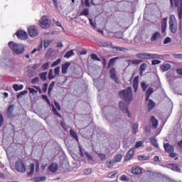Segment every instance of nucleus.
Here are the masks:
<instances>
[{
    "mask_svg": "<svg viewBox=\"0 0 182 182\" xmlns=\"http://www.w3.org/2000/svg\"><path fill=\"white\" fill-rule=\"evenodd\" d=\"M119 97L123 99L128 105L133 101V91L132 87H128L127 90H122L119 92Z\"/></svg>",
    "mask_w": 182,
    "mask_h": 182,
    "instance_id": "f257e3e1",
    "label": "nucleus"
},
{
    "mask_svg": "<svg viewBox=\"0 0 182 182\" xmlns=\"http://www.w3.org/2000/svg\"><path fill=\"white\" fill-rule=\"evenodd\" d=\"M9 46L16 53V55H22L23 52H25V46L23 44L16 43L14 41L9 43Z\"/></svg>",
    "mask_w": 182,
    "mask_h": 182,
    "instance_id": "f03ea898",
    "label": "nucleus"
},
{
    "mask_svg": "<svg viewBox=\"0 0 182 182\" xmlns=\"http://www.w3.org/2000/svg\"><path fill=\"white\" fill-rule=\"evenodd\" d=\"M139 59H161V55L149 53H140L136 55Z\"/></svg>",
    "mask_w": 182,
    "mask_h": 182,
    "instance_id": "7ed1b4c3",
    "label": "nucleus"
},
{
    "mask_svg": "<svg viewBox=\"0 0 182 182\" xmlns=\"http://www.w3.org/2000/svg\"><path fill=\"white\" fill-rule=\"evenodd\" d=\"M178 28V24L177 23V19L174 15H171L169 18V29L172 33H176Z\"/></svg>",
    "mask_w": 182,
    "mask_h": 182,
    "instance_id": "20e7f679",
    "label": "nucleus"
},
{
    "mask_svg": "<svg viewBox=\"0 0 182 182\" xmlns=\"http://www.w3.org/2000/svg\"><path fill=\"white\" fill-rule=\"evenodd\" d=\"M40 26L43 28V29H48L50 28V20L49 17L44 16L39 21Z\"/></svg>",
    "mask_w": 182,
    "mask_h": 182,
    "instance_id": "39448f33",
    "label": "nucleus"
},
{
    "mask_svg": "<svg viewBox=\"0 0 182 182\" xmlns=\"http://www.w3.org/2000/svg\"><path fill=\"white\" fill-rule=\"evenodd\" d=\"M16 170L18 173H25L26 171V166L23 163V161L18 159L15 164Z\"/></svg>",
    "mask_w": 182,
    "mask_h": 182,
    "instance_id": "423d86ee",
    "label": "nucleus"
},
{
    "mask_svg": "<svg viewBox=\"0 0 182 182\" xmlns=\"http://www.w3.org/2000/svg\"><path fill=\"white\" fill-rule=\"evenodd\" d=\"M28 32L31 38H36V36H38V35H39V31H38V27H36V26H29L28 28Z\"/></svg>",
    "mask_w": 182,
    "mask_h": 182,
    "instance_id": "0eeeda50",
    "label": "nucleus"
},
{
    "mask_svg": "<svg viewBox=\"0 0 182 182\" xmlns=\"http://www.w3.org/2000/svg\"><path fill=\"white\" fill-rule=\"evenodd\" d=\"M175 1V6L179 8L178 9V14L179 19H182V0H174Z\"/></svg>",
    "mask_w": 182,
    "mask_h": 182,
    "instance_id": "6e6552de",
    "label": "nucleus"
},
{
    "mask_svg": "<svg viewBox=\"0 0 182 182\" xmlns=\"http://www.w3.org/2000/svg\"><path fill=\"white\" fill-rule=\"evenodd\" d=\"M16 35L18 38V39H21V41H25V39H27L28 38V33L22 30L18 31L16 33Z\"/></svg>",
    "mask_w": 182,
    "mask_h": 182,
    "instance_id": "1a4fd4ad",
    "label": "nucleus"
},
{
    "mask_svg": "<svg viewBox=\"0 0 182 182\" xmlns=\"http://www.w3.org/2000/svg\"><path fill=\"white\" fill-rule=\"evenodd\" d=\"M160 39H161V33H160L159 31H156L152 33L150 41L151 42H156Z\"/></svg>",
    "mask_w": 182,
    "mask_h": 182,
    "instance_id": "9d476101",
    "label": "nucleus"
},
{
    "mask_svg": "<svg viewBox=\"0 0 182 182\" xmlns=\"http://www.w3.org/2000/svg\"><path fill=\"white\" fill-rule=\"evenodd\" d=\"M109 75H110V78L112 80H114L115 82L119 83V79L117 78V76L116 75V69L111 68V70H109Z\"/></svg>",
    "mask_w": 182,
    "mask_h": 182,
    "instance_id": "9b49d317",
    "label": "nucleus"
},
{
    "mask_svg": "<svg viewBox=\"0 0 182 182\" xmlns=\"http://www.w3.org/2000/svg\"><path fill=\"white\" fill-rule=\"evenodd\" d=\"M6 116L9 119H12V117H14V106L10 105L9 107V108L7 109Z\"/></svg>",
    "mask_w": 182,
    "mask_h": 182,
    "instance_id": "f8f14e48",
    "label": "nucleus"
},
{
    "mask_svg": "<svg viewBox=\"0 0 182 182\" xmlns=\"http://www.w3.org/2000/svg\"><path fill=\"white\" fill-rule=\"evenodd\" d=\"M119 109L122 112H125V113L127 114L128 116H130V113L129 112V109H127V105H125L124 102L122 101L119 102Z\"/></svg>",
    "mask_w": 182,
    "mask_h": 182,
    "instance_id": "ddd939ff",
    "label": "nucleus"
},
{
    "mask_svg": "<svg viewBox=\"0 0 182 182\" xmlns=\"http://www.w3.org/2000/svg\"><path fill=\"white\" fill-rule=\"evenodd\" d=\"M134 154V149H131L127 154L126 157L124 159L125 161H129V160H132L133 159V156Z\"/></svg>",
    "mask_w": 182,
    "mask_h": 182,
    "instance_id": "4468645a",
    "label": "nucleus"
},
{
    "mask_svg": "<svg viewBox=\"0 0 182 182\" xmlns=\"http://www.w3.org/2000/svg\"><path fill=\"white\" fill-rule=\"evenodd\" d=\"M143 169L139 166H134L132 168V174H141Z\"/></svg>",
    "mask_w": 182,
    "mask_h": 182,
    "instance_id": "2eb2a0df",
    "label": "nucleus"
},
{
    "mask_svg": "<svg viewBox=\"0 0 182 182\" xmlns=\"http://www.w3.org/2000/svg\"><path fill=\"white\" fill-rule=\"evenodd\" d=\"M167 18H164L162 19V23H161V31L162 33H166V29L167 28Z\"/></svg>",
    "mask_w": 182,
    "mask_h": 182,
    "instance_id": "dca6fc26",
    "label": "nucleus"
},
{
    "mask_svg": "<svg viewBox=\"0 0 182 182\" xmlns=\"http://www.w3.org/2000/svg\"><path fill=\"white\" fill-rule=\"evenodd\" d=\"M150 122L154 129H157V126H159V120H157L154 116L151 117Z\"/></svg>",
    "mask_w": 182,
    "mask_h": 182,
    "instance_id": "f3484780",
    "label": "nucleus"
},
{
    "mask_svg": "<svg viewBox=\"0 0 182 182\" xmlns=\"http://www.w3.org/2000/svg\"><path fill=\"white\" fill-rule=\"evenodd\" d=\"M132 85H133L134 92H137V89H139V77L138 76L134 77Z\"/></svg>",
    "mask_w": 182,
    "mask_h": 182,
    "instance_id": "a211bd4d",
    "label": "nucleus"
},
{
    "mask_svg": "<svg viewBox=\"0 0 182 182\" xmlns=\"http://www.w3.org/2000/svg\"><path fill=\"white\" fill-rule=\"evenodd\" d=\"M147 101H148L147 109L150 112V110H153V109H154V107L156 106V102L149 99Z\"/></svg>",
    "mask_w": 182,
    "mask_h": 182,
    "instance_id": "6ab92c4d",
    "label": "nucleus"
},
{
    "mask_svg": "<svg viewBox=\"0 0 182 182\" xmlns=\"http://www.w3.org/2000/svg\"><path fill=\"white\" fill-rule=\"evenodd\" d=\"M160 68L162 72H167V70H170V69H171V65L165 63L162 64Z\"/></svg>",
    "mask_w": 182,
    "mask_h": 182,
    "instance_id": "aec40b11",
    "label": "nucleus"
},
{
    "mask_svg": "<svg viewBox=\"0 0 182 182\" xmlns=\"http://www.w3.org/2000/svg\"><path fill=\"white\" fill-rule=\"evenodd\" d=\"M69 66H70V63H65L62 65L63 75H66V73H68V69H69Z\"/></svg>",
    "mask_w": 182,
    "mask_h": 182,
    "instance_id": "412c9836",
    "label": "nucleus"
},
{
    "mask_svg": "<svg viewBox=\"0 0 182 182\" xmlns=\"http://www.w3.org/2000/svg\"><path fill=\"white\" fill-rule=\"evenodd\" d=\"M164 147L168 153H171V151H174V147L170 145L168 143L164 144Z\"/></svg>",
    "mask_w": 182,
    "mask_h": 182,
    "instance_id": "4be33fe9",
    "label": "nucleus"
},
{
    "mask_svg": "<svg viewBox=\"0 0 182 182\" xmlns=\"http://www.w3.org/2000/svg\"><path fill=\"white\" fill-rule=\"evenodd\" d=\"M48 170L51 171V173H56L58 171V165L57 164H52L48 166Z\"/></svg>",
    "mask_w": 182,
    "mask_h": 182,
    "instance_id": "5701e85b",
    "label": "nucleus"
},
{
    "mask_svg": "<svg viewBox=\"0 0 182 182\" xmlns=\"http://www.w3.org/2000/svg\"><path fill=\"white\" fill-rule=\"evenodd\" d=\"M35 171V165L33 164H31L28 166V175L32 176Z\"/></svg>",
    "mask_w": 182,
    "mask_h": 182,
    "instance_id": "b1692460",
    "label": "nucleus"
},
{
    "mask_svg": "<svg viewBox=\"0 0 182 182\" xmlns=\"http://www.w3.org/2000/svg\"><path fill=\"white\" fill-rule=\"evenodd\" d=\"M147 69V64L146 63H142L139 67L140 70V76H143L144 72Z\"/></svg>",
    "mask_w": 182,
    "mask_h": 182,
    "instance_id": "393cba45",
    "label": "nucleus"
},
{
    "mask_svg": "<svg viewBox=\"0 0 182 182\" xmlns=\"http://www.w3.org/2000/svg\"><path fill=\"white\" fill-rule=\"evenodd\" d=\"M168 168H171V170H173V171H178V173H180V169L178 168V166H177V165L174 164H171L168 165Z\"/></svg>",
    "mask_w": 182,
    "mask_h": 182,
    "instance_id": "a878e982",
    "label": "nucleus"
},
{
    "mask_svg": "<svg viewBox=\"0 0 182 182\" xmlns=\"http://www.w3.org/2000/svg\"><path fill=\"white\" fill-rule=\"evenodd\" d=\"M132 131H133L134 134L139 133V122H135L132 125Z\"/></svg>",
    "mask_w": 182,
    "mask_h": 182,
    "instance_id": "bb28decb",
    "label": "nucleus"
},
{
    "mask_svg": "<svg viewBox=\"0 0 182 182\" xmlns=\"http://www.w3.org/2000/svg\"><path fill=\"white\" fill-rule=\"evenodd\" d=\"M122 159H123V156H122V154H117L114 156L113 163H120L122 161Z\"/></svg>",
    "mask_w": 182,
    "mask_h": 182,
    "instance_id": "cd10ccee",
    "label": "nucleus"
},
{
    "mask_svg": "<svg viewBox=\"0 0 182 182\" xmlns=\"http://www.w3.org/2000/svg\"><path fill=\"white\" fill-rule=\"evenodd\" d=\"M154 92V90L151 87H149L146 92V100H149V97H150V95Z\"/></svg>",
    "mask_w": 182,
    "mask_h": 182,
    "instance_id": "c85d7f7f",
    "label": "nucleus"
},
{
    "mask_svg": "<svg viewBox=\"0 0 182 182\" xmlns=\"http://www.w3.org/2000/svg\"><path fill=\"white\" fill-rule=\"evenodd\" d=\"M150 141L151 144L154 146V147L159 148V144L157 143V139H156V137L151 136L150 138Z\"/></svg>",
    "mask_w": 182,
    "mask_h": 182,
    "instance_id": "c756f323",
    "label": "nucleus"
},
{
    "mask_svg": "<svg viewBox=\"0 0 182 182\" xmlns=\"http://www.w3.org/2000/svg\"><path fill=\"white\" fill-rule=\"evenodd\" d=\"M13 89L15 90V92H18V91L22 90V89H23V85L15 84L13 85Z\"/></svg>",
    "mask_w": 182,
    "mask_h": 182,
    "instance_id": "7c9ffc66",
    "label": "nucleus"
},
{
    "mask_svg": "<svg viewBox=\"0 0 182 182\" xmlns=\"http://www.w3.org/2000/svg\"><path fill=\"white\" fill-rule=\"evenodd\" d=\"M8 62H9V60L5 58L0 59V65L1 66H4V67L8 66Z\"/></svg>",
    "mask_w": 182,
    "mask_h": 182,
    "instance_id": "2f4dec72",
    "label": "nucleus"
},
{
    "mask_svg": "<svg viewBox=\"0 0 182 182\" xmlns=\"http://www.w3.org/2000/svg\"><path fill=\"white\" fill-rule=\"evenodd\" d=\"M74 55L75 53L73 52V50H70L65 54L64 58H66V59H69V58H71V56H74Z\"/></svg>",
    "mask_w": 182,
    "mask_h": 182,
    "instance_id": "473e14b6",
    "label": "nucleus"
},
{
    "mask_svg": "<svg viewBox=\"0 0 182 182\" xmlns=\"http://www.w3.org/2000/svg\"><path fill=\"white\" fill-rule=\"evenodd\" d=\"M112 42L109 41H102V43H100V46H103V48H109V46H112Z\"/></svg>",
    "mask_w": 182,
    "mask_h": 182,
    "instance_id": "72a5a7b5",
    "label": "nucleus"
},
{
    "mask_svg": "<svg viewBox=\"0 0 182 182\" xmlns=\"http://www.w3.org/2000/svg\"><path fill=\"white\" fill-rule=\"evenodd\" d=\"M117 59H119V57L111 58L108 63V68H110V66H113V65H114V63L117 60Z\"/></svg>",
    "mask_w": 182,
    "mask_h": 182,
    "instance_id": "f704fd0d",
    "label": "nucleus"
},
{
    "mask_svg": "<svg viewBox=\"0 0 182 182\" xmlns=\"http://www.w3.org/2000/svg\"><path fill=\"white\" fill-rule=\"evenodd\" d=\"M139 160L141 161H146L147 160H150V156H146L144 155H139L138 156Z\"/></svg>",
    "mask_w": 182,
    "mask_h": 182,
    "instance_id": "c9c22d12",
    "label": "nucleus"
},
{
    "mask_svg": "<svg viewBox=\"0 0 182 182\" xmlns=\"http://www.w3.org/2000/svg\"><path fill=\"white\" fill-rule=\"evenodd\" d=\"M25 95H28V90H23L18 93L17 95V99H22Z\"/></svg>",
    "mask_w": 182,
    "mask_h": 182,
    "instance_id": "e433bc0d",
    "label": "nucleus"
},
{
    "mask_svg": "<svg viewBox=\"0 0 182 182\" xmlns=\"http://www.w3.org/2000/svg\"><path fill=\"white\" fill-rule=\"evenodd\" d=\"M89 16V9H84L82 12L80 14V16Z\"/></svg>",
    "mask_w": 182,
    "mask_h": 182,
    "instance_id": "4c0bfd02",
    "label": "nucleus"
},
{
    "mask_svg": "<svg viewBox=\"0 0 182 182\" xmlns=\"http://www.w3.org/2000/svg\"><path fill=\"white\" fill-rule=\"evenodd\" d=\"M34 181L36 182H41V181H45V180H46V176H38L33 178Z\"/></svg>",
    "mask_w": 182,
    "mask_h": 182,
    "instance_id": "58836bf2",
    "label": "nucleus"
},
{
    "mask_svg": "<svg viewBox=\"0 0 182 182\" xmlns=\"http://www.w3.org/2000/svg\"><path fill=\"white\" fill-rule=\"evenodd\" d=\"M53 79H55V75H53V70L50 69L48 73V80H52Z\"/></svg>",
    "mask_w": 182,
    "mask_h": 182,
    "instance_id": "ea45409f",
    "label": "nucleus"
},
{
    "mask_svg": "<svg viewBox=\"0 0 182 182\" xmlns=\"http://www.w3.org/2000/svg\"><path fill=\"white\" fill-rule=\"evenodd\" d=\"M70 134L72 136V137H74V139L77 140V141L79 140L77 139V134H76V132L73 131V129H70Z\"/></svg>",
    "mask_w": 182,
    "mask_h": 182,
    "instance_id": "a19ab883",
    "label": "nucleus"
},
{
    "mask_svg": "<svg viewBox=\"0 0 182 182\" xmlns=\"http://www.w3.org/2000/svg\"><path fill=\"white\" fill-rule=\"evenodd\" d=\"M48 75L47 72L45 73H42L40 74V78L41 79V80H43V82H45V80H46V75Z\"/></svg>",
    "mask_w": 182,
    "mask_h": 182,
    "instance_id": "79ce46f5",
    "label": "nucleus"
},
{
    "mask_svg": "<svg viewBox=\"0 0 182 182\" xmlns=\"http://www.w3.org/2000/svg\"><path fill=\"white\" fill-rule=\"evenodd\" d=\"M144 141H137L134 147V149H139V147H142L143 144H144Z\"/></svg>",
    "mask_w": 182,
    "mask_h": 182,
    "instance_id": "37998d69",
    "label": "nucleus"
},
{
    "mask_svg": "<svg viewBox=\"0 0 182 182\" xmlns=\"http://www.w3.org/2000/svg\"><path fill=\"white\" fill-rule=\"evenodd\" d=\"M83 174L85 176H90V174H92V168L85 169L83 171Z\"/></svg>",
    "mask_w": 182,
    "mask_h": 182,
    "instance_id": "c03bdc74",
    "label": "nucleus"
},
{
    "mask_svg": "<svg viewBox=\"0 0 182 182\" xmlns=\"http://www.w3.org/2000/svg\"><path fill=\"white\" fill-rule=\"evenodd\" d=\"M53 86H55V81H53L49 87H48V95H50V92H52L53 89Z\"/></svg>",
    "mask_w": 182,
    "mask_h": 182,
    "instance_id": "a18cd8bd",
    "label": "nucleus"
},
{
    "mask_svg": "<svg viewBox=\"0 0 182 182\" xmlns=\"http://www.w3.org/2000/svg\"><path fill=\"white\" fill-rule=\"evenodd\" d=\"M116 174H117V172L112 171L108 174L109 178H116Z\"/></svg>",
    "mask_w": 182,
    "mask_h": 182,
    "instance_id": "49530a36",
    "label": "nucleus"
},
{
    "mask_svg": "<svg viewBox=\"0 0 182 182\" xmlns=\"http://www.w3.org/2000/svg\"><path fill=\"white\" fill-rule=\"evenodd\" d=\"M60 61H61L60 58H58V60H56L52 63L51 67L55 68V66H58V65L60 63Z\"/></svg>",
    "mask_w": 182,
    "mask_h": 182,
    "instance_id": "de8ad7c7",
    "label": "nucleus"
},
{
    "mask_svg": "<svg viewBox=\"0 0 182 182\" xmlns=\"http://www.w3.org/2000/svg\"><path fill=\"white\" fill-rule=\"evenodd\" d=\"M143 61L141 60H132L131 63L132 65H140Z\"/></svg>",
    "mask_w": 182,
    "mask_h": 182,
    "instance_id": "09e8293b",
    "label": "nucleus"
},
{
    "mask_svg": "<svg viewBox=\"0 0 182 182\" xmlns=\"http://www.w3.org/2000/svg\"><path fill=\"white\" fill-rule=\"evenodd\" d=\"M168 43H171V38L167 37L164 40V45H167Z\"/></svg>",
    "mask_w": 182,
    "mask_h": 182,
    "instance_id": "8fccbe9b",
    "label": "nucleus"
},
{
    "mask_svg": "<svg viewBox=\"0 0 182 182\" xmlns=\"http://www.w3.org/2000/svg\"><path fill=\"white\" fill-rule=\"evenodd\" d=\"M49 65H50V63H46L43 64L41 69L43 70H46L48 69V68H49Z\"/></svg>",
    "mask_w": 182,
    "mask_h": 182,
    "instance_id": "3c124183",
    "label": "nucleus"
},
{
    "mask_svg": "<svg viewBox=\"0 0 182 182\" xmlns=\"http://www.w3.org/2000/svg\"><path fill=\"white\" fill-rule=\"evenodd\" d=\"M28 90H29L30 93H32L33 95H38V90L31 88V87H28Z\"/></svg>",
    "mask_w": 182,
    "mask_h": 182,
    "instance_id": "603ef678",
    "label": "nucleus"
},
{
    "mask_svg": "<svg viewBox=\"0 0 182 182\" xmlns=\"http://www.w3.org/2000/svg\"><path fill=\"white\" fill-rule=\"evenodd\" d=\"M141 86L142 90L144 92H146V89H147V87H149V85H147V84H146V82H141Z\"/></svg>",
    "mask_w": 182,
    "mask_h": 182,
    "instance_id": "864d4df0",
    "label": "nucleus"
},
{
    "mask_svg": "<svg viewBox=\"0 0 182 182\" xmlns=\"http://www.w3.org/2000/svg\"><path fill=\"white\" fill-rule=\"evenodd\" d=\"M60 66H58V67H57V68H55V70H54V73H55V76L59 75V73H60Z\"/></svg>",
    "mask_w": 182,
    "mask_h": 182,
    "instance_id": "5fc2aeb1",
    "label": "nucleus"
},
{
    "mask_svg": "<svg viewBox=\"0 0 182 182\" xmlns=\"http://www.w3.org/2000/svg\"><path fill=\"white\" fill-rule=\"evenodd\" d=\"M113 163L114 162H112V161H107L106 163L107 167H108V168H112V167H113Z\"/></svg>",
    "mask_w": 182,
    "mask_h": 182,
    "instance_id": "6e6d98bb",
    "label": "nucleus"
},
{
    "mask_svg": "<svg viewBox=\"0 0 182 182\" xmlns=\"http://www.w3.org/2000/svg\"><path fill=\"white\" fill-rule=\"evenodd\" d=\"M98 156L102 161L106 160V155L103 154H98Z\"/></svg>",
    "mask_w": 182,
    "mask_h": 182,
    "instance_id": "4d7b16f0",
    "label": "nucleus"
},
{
    "mask_svg": "<svg viewBox=\"0 0 182 182\" xmlns=\"http://www.w3.org/2000/svg\"><path fill=\"white\" fill-rule=\"evenodd\" d=\"M112 49H115V50H119V52H122L124 50V48H120V47H116V46H111Z\"/></svg>",
    "mask_w": 182,
    "mask_h": 182,
    "instance_id": "13d9d810",
    "label": "nucleus"
},
{
    "mask_svg": "<svg viewBox=\"0 0 182 182\" xmlns=\"http://www.w3.org/2000/svg\"><path fill=\"white\" fill-rule=\"evenodd\" d=\"M160 63H161V60H153L152 61H151V64L152 65H160Z\"/></svg>",
    "mask_w": 182,
    "mask_h": 182,
    "instance_id": "bf43d9fd",
    "label": "nucleus"
},
{
    "mask_svg": "<svg viewBox=\"0 0 182 182\" xmlns=\"http://www.w3.org/2000/svg\"><path fill=\"white\" fill-rule=\"evenodd\" d=\"M38 82H39V78L38 77H34L31 81V83H33V85H35Z\"/></svg>",
    "mask_w": 182,
    "mask_h": 182,
    "instance_id": "052dcab7",
    "label": "nucleus"
},
{
    "mask_svg": "<svg viewBox=\"0 0 182 182\" xmlns=\"http://www.w3.org/2000/svg\"><path fill=\"white\" fill-rule=\"evenodd\" d=\"M122 181H129V178L126 175L121 176Z\"/></svg>",
    "mask_w": 182,
    "mask_h": 182,
    "instance_id": "680f3d73",
    "label": "nucleus"
},
{
    "mask_svg": "<svg viewBox=\"0 0 182 182\" xmlns=\"http://www.w3.org/2000/svg\"><path fill=\"white\" fill-rule=\"evenodd\" d=\"M91 58L94 60H98V62H100V60L97 58V55L96 54H92L91 55Z\"/></svg>",
    "mask_w": 182,
    "mask_h": 182,
    "instance_id": "e2e57ef3",
    "label": "nucleus"
},
{
    "mask_svg": "<svg viewBox=\"0 0 182 182\" xmlns=\"http://www.w3.org/2000/svg\"><path fill=\"white\" fill-rule=\"evenodd\" d=\"M43 92H46L48 90V83H45L43 85Z\"/></svg>",
    "mask_w": 182,
    "mask_h": 182,
    "instance_id": "0e129e2a",
    "label": "nucleus"
},
{
    "mask_svg": "<svg viewBox=\"0 0 182 182\" xmlns=\"http://www.w3.org/2000/svg\"><path fill=\"white\" fill-rule=\"evenodd\" d=\"M4 124V116L0 113V127Z\"/></svg>",
    "mask_w": 182,
    "mask_h": 182,
    "instance_id": "69168bd1",
    "label": "nucleus"
},
{
    "mask_svg": "<svg viewBox=\"0 0 182 182\" xmlns=\"http://www.w3.org/2000/svg\"><path fill=\"white\" fill-rule=\"evenodd\" d=\"M49 45H50V41H44V48H45V49H46V48H48L49 46Z\"/></svg>",
    "mask_w": 182,
    "mask_h": 182,
    "instance_id": "338daca9",
    "label": "nucleus"
},
{
    "mask_svg": "<svg viewBox=\"0 0 182 182\" xmlns=\"http://www.w3.org/2000/svg\"><path fill=\"white\" fill-rule=\"evenodd\" d=\"M36 171H39V161H36Z\"/></svg>",
    "mask_w": 182,
    "mask_h": 182,
    "instance_id": "774afa93",
    "label": "nucleus"
}]
</instances>
